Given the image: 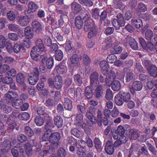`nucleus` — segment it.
<instances>
[{
	"label": "nucleus",
	"instance_id": "obj_1",
	"mask_svg": "<svg viewBox=\"0 0 157 157\" xmlns=\"http://www.w3.org/2000/svg\"><path fill=\"white\" fill-rule=\"evenodd\" d=\"M96 111L95 108L90 107L89 108L86 115V117L89 119L93 124H95L97 121H102V113L101 111L98 110L97 112V119L96 117L94 116V115L95 114V113Z\"/></svg>",
	"mask_w": 157,
	"mask_h": 157
},
{
	"label": "nucleus",
	"instance_id": "obj_2",
	"mask_svg": "<svg viewBox=\"0 0 157 157\" xmlns=\"http://www.w3.org/2000/svg\"><path fill=\"white\" fill-rule=\"evenodd\" d=\"M47 58L48 56L46 53L43 56L39 69H46V67L47 69H52L54 65L53 59L52 58L47 59Z\"/></svg>",
	"mask_w": 157,
	"mask_h": 157
},
{
	"label": "nucleus",
	"instance_id": "obj_3",
	"mask_svg": "<svg viewBox=\"0 0 157 157\" xmlns=\"http://www.w3.org/2000/svg\"><path fill=\"white\" fill-rule=\"evenodd\" d=\"M60 138L61 136L59 132H56L52 133L49 138V141L50 143L49 145L57 149L59 147L60 143L59 141Z\"/></svg>",
	"mask_w": 157,
	"mask_h": 157
},
{
	"label": "nucleus",
	"instance_id": "obj_4",
	"mask_svg": "<svg viewBox=\"0 0 157 157\" xmlns=\"http://www.w3.org/2000/svg\"><path fill=\"white\" fill-rule=\"evenodd\" d=\"M116 17L117 19H113L112 23L116 30H119L120 27L124 26L125 24L123 15L121 13H118Z\"/></svg>",
	"mask_w": 157,
	"mask_h": 157
},
{
	"label": "nucleus",
	"instance_id": "obj_5",
	"mask_svg": "<svg viewBox=\"0 0 157 157\" xmlns=\"http://www.w3.org/2000/svg\"><path fill=\"white\" fill-rule=\"evenodd\" d=\"M36 45L33 48L36 49L38 52H40L41 56H44L46 52L43 40L40 38L37 39L36 41Z\"/></svg>",
	"mask_w": 157,
	"mask_h": 157
},
{
	"label": "nucleus",
	"instance_id": "obj_6",
	"mask_svg": "<svg viewBox=\"0 0 157 157\" xmlns=\"http://www.w3.org/2000/svg\"><path fill=\"white\" fill-rule=\"evenodd\" d=\"M39 71L38 69H35L34 71L28 75V81L32 85H35L39 79Z\"/></svg>",
	"mask_w": 157,
	"mask_h": 157
},
{
	"label": "nucleus",
	"instance_id": "obj_7",
	"mask_svg": "<svg viewBox=\"0 0 157 157\" xmlns=\"http://www.w3.org/2000/svg\"><path fill=\"white\" fill-rule=\"evenodd\" d=\"M56 149L49 144L48 143H46L44 145L43 151L39 153L40 155L42 157H44L48 153L51 154L55 152Z\"/></svg>",
	"mask_w": 157,
	"mask_h": 157
},
{
	"label": "nucleus",
	"instance_id": "obj_8",
	"mask_svg": "<svg viewBox=\"0 0 157 157\" xmlns=\"http://www.w3.org/2000/svg\"><path fill=\"white\" fill-rule=\"evenodd\" d=\"M65 49L68 55L76 52V49L70 40H67L65 44Z\"/></svg>",
	"mask_w": 157,
	"mask_h": 157
},
{
	"label": "nucleus",
	"instance_id": "obj_9",
	"mask_svg": "<svg viewBox=\"0 0 157 157\" xmlns=\"http://www.w3.org/2000/svg\"><path fill=\"white\" fill-rule=\"evenodd\" d=\"M18 97V94L17 92L13 91H9L4 95V97L7 102L9 103L10 101H13Z\"/></svg>",
	"mask_w": 157,
	"mask_h": 157
},
{
	"label": "nucleus",
	"instance_id": "obj_10",
	"mask_svg": "<svg viewBox=\"0 0 157 157\" xmlns=\"http://www.w3.org/2000/svg\"><path fill=\"white\" fill-rule=\"evenodd\" d=\"M143 86L141 82L139 81H136L133 82L132 86H129V88L131 92L133 94L135 91L141 90Z\"/></svg>",
	"mask_w": 157,
	"mask_h": 157
},
{
	"label": "nucleus",
	"instance_id": "obj_11",
	"mask_svg": "<svg viewBox=\"0 0 157 157\" xmlns=\"http://www.w3.org/2000/svg\"><path fill=\"white\" fill-rule=\"evenodd\" d=\"M72 56L70 57V60L72 64H76L75 66L76 67H78L80 65V61L81 60L82 56L77 54H72Z\"/></svg>",
	"mask_w": 157,
	"mask_h": 157
},
{
	"label": "nucleus",
	"instance_id": "obj_12",
	"mask_svg": "<svg viewBox=\"0 0 157 157\" xmlns=\"http://www.w3.org/2000/svg\"><path fill=\"white\" fill-rule=\"evenodd\" d=\"M30 21L29 17L26 15L20 17L17 20V23L20 26L25 27L29 24Z\"/></svg>",
	"mask_w": 157,
	"mask_h": 157
},
{
	"label": "nucleus",
	"instance_id": "obj_13",
	"mask_svg": "<svg viewBox=\"0 0 157 157\" xmlns=\"http://www.w3.org/2000/svg\"><path fill=\"white\" fill-rule=\"evenodd\" d=\"M105 84H98L95 91V95L96 98L99 99L102 96V94L105 89Z\"/></svg>",
	"mask_w": 157,
	"mask_h": 157
},
{
	"label": "nucleus",
	"instance_id": "obj_14",
	"mask_svg": "<svg viewBox=\"0 0 157 157\" xmlns=\"http://www.w3.org/2000/svg\"><path fill=\"white\" fill-rule=\"evenodd\" d=\"M126 39L128 41L129 45L132 49L135 50L138 49V44L134 38L130 36L127 35Z\"/></svg>",
	"mask_w": 157,
	"mask_h": 157
},
{
	"label": "nucleus",
	"instance_id": "obj_15",
	"mask_svg": "<svg viewBox=\"0 0 157 157\" xmlns=\"http://www.w3.org/2000/svg\"><path fill=\"white\" fill-rule=\"evenodd\" d=\"M63 80L61 77L59 75L55 77L53 80V85L55 88L59 90L62 87Z\"/></svg>",
	"mask_w": 157,
	"mask_h": 157
},
{
	"label": "nucleus",
	"instance_id": "obj_16",
	"mask_svg": "<svg viewBox=\"0 0 157 157\" xmlns=\"http://www.w3.org/2000/svg\"><path fill=\"white\" fill-rule=\"evenodd\" d=\"M98 78V74L97 72H94L91 75L90 83L92 86L94 87L97 86L99 83Z\"/></svg>",
	"mask_w": 157,
	"mask_h": 157
},
{
	"label": "nucleus",
	"instance_id": "obj_17",
	"mask_svg": "<svg viewBox=\"0 0 157 157\" xmlns=\"http://www.w3.org/2000/svg\"><path fill=\"white\" fill-rule=\"evenodd\" d=\"M71 7L72 12L75 14H78L82 10L81 5L75 2H73L71 4Z\"/></svg>",
	"mask_w": 157,
	"mask_h": 157
},
{
	"label": "nucleus",
	"instance_id": "obj_18",
	"mask_svg": "<svg viewBox=\"0 0 157 157\" xmlns=\"http://www.w3.org/2000/svg\"><path fill=\"white\" fill-rule=\"evenodd\" d=\"M30 55L32 58L35 61H38L41 57L42 58H43V56H41L40 53L38 52L36 49L33 48L31 50Z\"/></svg>",
	"mask_w": 157,
	"mask_h": 157
},
{
	"label": "nucleus",
	"instance_id": "obj_19",
	"mask_svg": "<svg viewBox=\"0 0 157 157\" xmlns=\"http://www.w3.org/2000/svg\"><path fill=\"white\" fill-rule=\"evenodd\" d=\"M34 30L30 26H27L25 28L24 34L25 37L28 39H32L34 35Z\"/></svg>",
	"mask_w": 157,
	"mask_h": 157
},
{
	"label": "nucleus",
	"instance_id": "obj_20",
	"mask_svg": "<svg viewBox=\"0 0 157 157\" xmlns=\"http://www.w3.org/2000/svg\"><path fill=\"white\" fill-rule=\"evenodd\" d=\"M105 150L108 154L112 155L114 151L113 143L110 141H108L105 146Z\"/></svg>",
	"mask_w": 157,
	"mask_h": 157
},
{
	"label": "nucleus",
	"instance_id": "obj_21",
	"mask_svg": "<svg viewBox=\"0 0 157 157\" xmlns=\"http://www.w3.org/2000/svg\"><path fill=\"white\" fill-rule=\"evenodd\" d=\"M32 29L36 33H39L42 30L41 25L39 22L37 21H34L32 24Z\"/></svg>",
	"mask_w": 157,
	"mask_h": 157
},
{
	"label": "nucleus",
	"instance_id": "obj_22",
	"mask_svg": "<svg viewBox=\"0 0 157 157\" xmlns=\"http://www.w3.org/2000/svg\"><path fill=\"white\" fill-rule=\"evenodd\" d=\"M0 108H1L5 113H9L12 110V107L11 106L6 105L4 102H0Z\"/></svg>",
	"mask_w": 157,
	"mask_h": 157
},
{
	"label": "nucleus",
	"instance_id": "obj_23",
	"mask_svg": "<svg viewBox=\"0 0 157 157\" xmlns=\"http://www.w3.org/2000/svg\"><path fill=\"white\" fill-rule=\"evenodd\" d=\"M54 15L52 14H48L47 16L46 19L45 18V22L46 24L52 25L55 23L57 19L56 17L53 16Z\"/></svg>",
	"mask_w": 157,
	"mask_h": 157
},
{
	"label": "nucleus",
	"instance_id": "obj_24",
	"mask_svg": "<svg viewBox=\"0 0 157 157\" xmlns=\"http://www.w3.org/2000/svg\"><path fill=\"white\" fill-rule=\"evenodd\" d=\"M0 72L3 75H10L15 76L16 74V71L15 69H0Z\"/></svg>",
	"mask_w": 157,
	"mask_h": 157
},
{
	"label": "nucleus",
	"instance_id": "obj_25",
	"mask_svg": "<svg viewBox=\"0 0 157 157\" xmlns=\"http://www.w3.org/2000/svg\"><path fill=\"white\" fill-rule=\"evenodd\" d=\"M75 25L77 29H79L82 28L83 25V21L80 16L78 15L75 17Z\"/></svg>",
	"mask_w": 157,
	"mask_h": 157
},
{
	"label": "nucleus",
	"instance_id": "obj_26",
	"mask_svg": "<svg viewBox=\"0 0 157 157\" xmlns=\"http://www.w3.org/2000/svg\"><path fill=\"white\" fill-rule=\"evenodd\" d=\"M54 123L58 128H61L63 124V121L60 116H55L53 119Z\"/></svg>",
	"mask_w": 157,
	"mask_h": 157
},
{
	"label": "nucleus",
	"instance_id": "obj_27",
	"mask_svg": "<svg viewBox=\"0 0 157 157\" xmlns=\"http://www.w3.org/2000/svg\"><path fill=\"white\" fill-rule=\"evenodd\" d=\"M63 105L65 108L68 110H71L72 108V102L68 98H64Z\"/></svg>",
	"mask_w": 157,
	"mask_h": 157
},
{
	"label": "nucleus",
	"instance_id": "obj_28",
	"mask_svg": "<svg viewBox=\"0 0 157 157\" xmlns=\"http://www.w3.org/2000/svg\"><path fill=\"white\" fill-rule=\"evenodd\" d=\"M154 34L152 31L150 29H147L145 32V38L147 40H150L153 43Z\"/></svg>",
	"mask_w": 157,
	"mask_h": 157
},
{
	"label": "nucleus",
	"instance_id": "obj_29",
	"mask_svg": "<svg viewBox=\"0 0 157 157\" xmlns=\"http://www.w3.org/2000/svg\"><path fill=\"white\" fill-rule=\"evenodd\" d=\"M98 31V28L96 27V25H94L89 30L88 34V37L91 39L93 36H96L97 34Z\"/></svg>",
	"mask_w": 157,
	"mask_h": 157
},
{
	"label": "nucleus",
	"instance_id": "obj_30",
	"mask_svg": "<svg viewBox=\"0 0 157 157\" xmlns=\"http://www.w3.org/2000/svg\"><path fill=\"white\" fill-rule=\"evenodd\" d=\"M119 93L124 102H127L130 99L131 95L128 92L121 91Z\"/></svg>",
	"mask_w": 157,
	"mask_h": 157
},
{
	"label": "nucleus",
	"instance_id": "obj_31",
	"mask_svg": "<svg viewBox=\"0 0 157 157\" xmlns=\"http://www.w3.org/2000/svg\"><path fill=\"white\" fill-rule=\"evenodd\" d=\"M93 142L94 144V146L98 151L102 149V142L98 138L95 137Z\"/></svg>",
	"mask_w": 157,
	"mask_h": 157
},
{
	"label": "nucleus",
	"instance_id": "obj_32",
	"mask_svg": "<svg viewBox=\"0 0 157 157\" xmlns=\"http://www.w3.org/2000/svg\"><path fill=\"white\" fill-rule=\"evenodd\" d=\"M36 110L38 114L44 115V119L49 117V115L45 112L44 107L40 106L37 108Z\"/></svg>",
	"mask_w": 157,
	"mask_h": 157
},
{
	"label": "nucleus",
	"instance_id": "obj_33",
	"mask_svg": "<svg viewBox=\"0 0 157 157\" xmlns=\"http://www.w3.org/2000/svg\"><path fill=\"white\" fill-rule=\"evenodd\" d=\"M29 11L36 12L39 6L38 5L33 2H29L28 5Z\"/></svg>",
	"mask_w": 157,
	"mask_h": 157
},
{
	"label": "nucleus",
	"instance_id": "obj_34",
	"mask_svg": "<svg viewBox=\"0 0 157 157\" xmlns=\"http://www.w3.org/2000/svg\"><path fill=\"white\" fill-rule=\"evenodd\" d=\"M130 135L131 136V140H136L140 136V132L135 129H132L130 131Z\"/></svg>",
	"mask_w": 157,
	"mask_h": 157
},
{
	"label": "nucleus",
	"instance_id": "obj_35",
	"mask_svg": "<svg viewBox=\"0 0 157 157\" xmlns=\"http://www.w3.org/2000/svg\"><path fill=\"white\" fill-rule=\"evenodd\" d=\"M131 21L132 25L136 28H140L143 26L142 21L140 19H132Z\"/></svg>",
	"mask_w": 157,
	"mask_h": 157
},
{
	"label": "nucleus",
	"instance_id": "obj_36",
	"mask_svg": "<svg viewBox=\"0 0 157 157\" xmlns=\"http://www.w3.org/2000/svg\"><path fill=\"white\" fill-rule=\"evenodd\" d=\"M71 132L72 135L78 138H80L83 135L82 132L76 128L72 129Z\"/></svg>",
	"mask_w": 157,
	"mask_h": 157
},
{
	"label": "nucleus",
	"instance_id": "obj_37",
	"mask_svg": "<svg viewBox=\"0 0 157 157\" xmlns=\"http://www.w3.org/2000/svg\"><path fill=\"white\" fill-rule=\"evenodd\" d=\"M114 101L116 104L118 106L122 105L124 102L119 93L115 97Z\"/></svg>",
	"mask_w": 157,
	"mask_h": 157
},
{
	"label": "nucleus",
	"instance_id": "obj_38",
	"mask_svg": "<svg viewBox=\"0 0 157 157\" xmlns=\"http://www.w3.org/2000/svg\"><path fill=\"white\" fill-rule=\"evenodd\" d=\"M143 63V65L146 69H157L155 65L151 63V61L150 60H145Z\"/></svg>",
	"mask_w": 157,
	"mask_h": 157
},
{
	"label": "nucleus",
	"instance_id": "obj_39",
	"mask_svg": "<svg viewBox=\"0 0 157 157\" xmlns=\"http://www.w3.org/2000/svg\"><path fill=\"white\" fill-rule=\"evenodd\" d=\"M5 148L10 149V142L8 140H6L2 142V140L0 141V148Z\"/></svg>",
	"mask_w": 157,
	"mask_h": 157
},
{
	"label": "nucleus",
	"instance_id": "obj_40",
	"mask_svg": "<svg viewBox=\"0 0 157 157\" xmlns=\"http://www.w3.org/2000/svg\"><path fill=\"white\" fill-rule=\"evenodd\" d=\"M94 25H95L94 24L92 21L85 22L84 28V31L86 32L90 30L91 28H92Z\"/></svg>",
	"mask_w": 157,
	"mask_h": 157
},
{
	"label": "nucleus",
	"instance_id": "obj_41",
	"mask_svg": "<svg viewBox=\"0 0 157 157\" xmlns=\"http://www.w3.org/2000/svg\"><path fill=\"white\" fill-rule=\"evenodd\" d=\"M54 56L56 60L58 61H61L63 57V53L61 50H59L55 52Z\"/></svg>",
	"mask_w": 157,
	"mask_h": 157
},
{
	"label": "nucleus",
	"instance_id": "obj_42",
	"mask_svg": "<svg viewBox=\"0 0 157 157\" xmlns=\"http://www.w3.org/2000/svg\"><path fill=\"white\" fill-rule=\"evenodd\" d=\"M111 85L112 89L115 91L119 90L121 87L120 82L117 80L114 81Z\"/></svg>",
	"mask_w": 157,
	"mask_h": 157
},
{
	"label": "nucleus",
	"instance_id": "obj_43",
	"mask_svg": "<svg viewBox=\"0 0 157 157\" xmlns=\"http://www.w3.org/2000/svg\"><path fill=\"white\" fill-rule=\"evenodd\" d=\"M92 17L96 20H98L99 17V9L98 8H95L92 10Z\"/></svg>",
	"mask_w": 157,
	"mask_h": 157
},
{
	"label": "nucleus",
	"instance_id": "obj_44",
	"mask_svg": "<svg viewBox=\"0 0 157 157\" xmlns=\"http://www.w3.org/2000/svg\"><path fill=\"white\" fill-rule=\"evenodd\" d=\"M23 104V102L21 99H17L13 102L12 104L13 107L18 109L21 108Z\"/></svg>",
	"mask_w": 157,
	"mask_h": 157
},
{
	"label": "nucleus",
	"instance_id": "obj_45",
	"mask_svg": "<svg viewBox=\"0 0 157 157\" xmlns=\"http://www.w3.org/2000/svg\"><path fill=\"white\" fill-rule=\"evenodd\" d=\"M78 1L83 6L88 7H91L93 5V2L91 0H78Z\"/></svg>",
	"mask_w": 157,
	"mask_h": 157
},
{
	"label": "nucleus",
	"instance_id": "obj_46",
	"mask_svg": "<svg viewBox=\"0 0 157 157\" xmlns=\"http://www.w3.org/2000/svg\"><path fill=\"white\" fill-rule=\"evenodd\" d=\"M153 43L151 41H148L147 42L145 47L144 49L147 51H149L151 52L153 51L154 50V46Z\"/></svg>",
	"mask_w": 157,
	"mask_h": 157
},
{
	"label": "nucleus",
	"instance_id": "obj_47",
	"mask_svg": "<svg viewBox=\"0 0 157 157\" xmlns=\"http://www.w3.org/2000/svg\"><path fill=\"white\" fill-rule=\"evenodd\" d=\"M83 115L79 113L78 114L76 117V121L77 123H74V124L77 126H80V124L82 123L83 122Z\"/></svg>",
	"mask_w": 157,
	"mask_h": 157
},
{
	"label": "nucleus",
	"instance_id": "obj_48",
	"mask_svg": "<svg viewBox=\"0 0 157 157\" xmlns=\"http://www.w3.org/2000/svg\"><path fill=\"white\" fill-rule=\"evenodd\" d=\"M47 121L46 124L45 125V129H50L49 128L52 127L53 125V123L52 121V118L51 117L49 116V118H47L46 119H45Z\"/></svg>",
	"mask_w": 157,
	"mask_h": 157
},
{
	"label": "nucleus",
	"instance_id": "obj_49",
	"mask_svg": "<svg viewBox=\"0 0 157 157\" xmlns=\"http://www.w3.org/2000/svg\"><path fill=\"white\" fill-rule=\"evenodd\" d=\"M47 121L46 124L45 125V129H50L49 128L52 127L53 125V123L52 121V118L51 117L49 116V118H47L46 119H45Z\"/></svg>",
	"mask_w": 157,
	"mask_h": 157
},
{
	"label": "nucleus",
	"instance_id": "obj_50",
	"mask_svg": "<svg viewBox=\"0 0 157 157\" xmlns=\"http://www.w3.org/2000/svg\"><path fill=\"white\" fill-rule=\"evenodd\" d=\"M8 28L11 31L14 32H16L19 31L20 30V27L19 26L15 24H9Z\"/></svg>",
	"mask_w": 157,
	"mask_h": 157
},
{
	"label": "nucleus",
	"instance_id": "obj_51",
	"mask_svg": "<svg viewBox=\"0 0 157 157\" xmlns=\"http://www.w3.org/2000/svg\"><path fill=\"white\" fill-rule=\"evenodd\" d=\"M19 118L21 120H27L30 117V115L29 113L26 112H23L20 113L18 115Z\"/></svg>",
	"mask_w": 157,
	"mask_h": 157
},
{
	"label": "nucleus",
	"instance_id": "obj_52",
	"mask_svg": "<svg viewBox=\"0 0 157 157\" xmlns=\"http://www.w3.org/2000/svg\"><path fill=\"white\" fill-rule=\"evenodd\" d=\"M25 132L29 137H32L34 135V132L31 128L28 126H26L24 128Z\"/></svg>",
	"mask_w": 157,
	"mask_h": 157
},
{
	"label": "nucleus",
	"instance_id": "obj_53",
	"mask_svg": "<svg viewBox=\"0 0 157 157\" xmlns=\"http://www.w3.org/2000/svg\"><path fill=\"white\" fill-rule=\"evenodd\" d=\"M134 75L133 74L131 71H129L127 72L125 78L126 82H129L132 81L134 79Z\"/></svg>",
	"mask_w": 157,
	"mask_h": 157
},
{
	"label": "nucleus",
	"instance_id": "obj_54",
	"mask_svg": "<svg viewBox=\"0 0 157 157\" xmlns=\"http://www.w3.org/2000/svg\"><path fill=\"white\" fill-rule=\"evenodd\" d=\"M102 72L105 75L107 74L106 76H110V77H113V76H114L116 78L115 73L111 70L109 71L108 70V69H103Z\"/></svg>",
	"mask_w": 157,
	"mask_h": 157
},
{
	"label": "nucleus",
	"instance_id": "obj_55",
	"mask_svg": "<svg viewBox=\"0 0 157 157\" xmlns=\"http://www.w3.org/2000/svg\"><path fill=\"white\" fill-rule=\"evenodd\" d=\"M85 95L88 99H90L93 96L92 90L89 86L86 87L85 90Z\"/></svg>",
	"mask_w": 157,
	"mask_h": 157
},
{
	"label": "nucleus",
	"instance_id": "obj_56",
	"mask_svg": "<svg viewBox=\"0 0 157 157\" xmlns=\"http://www.w3.org/2000/svg\"><path fill=\"white\" fill-rule=\"evenodd\" d=\"M57 157H65L67 153L65 149L63 147H61L57 151Z\"/></svg>",
	"mask_w": 157,
	"mask_h": 157
},
{
	"label": "nucleus",
	"instance_id": "obj_57",
	"mask_svg": "<svg viewBox=\"0 0 157 157\" xmlns=\"http://www.w3.org/2000/svg\"><path fill=\"white\" fill-rule=\"evenodd\" d=\"M17 82L19 84H22L25 82V78L24 75L21 73H18L16 77Z\"/></svg>",
	"mask_w": 157,
	"mask_h": 157
},
{
	"label": "nucleus",
	"instance_id": "obj_58",
	"mask_svg": "<svg viewBox=\"0 0 157 157\" xmlns=\"http://www.w3.org/2000/svg\"><path fill=\"white\" fill-rule=\"evenodd\" d=\"M21 49L23 50V47L18 44H16L13 46V51L16 53H18L21 51Z\"/></svg>",
	"mask_w": 157,
	"mask_h": 157
},
{
	"label": "nucleus",
	"instance_id": "obj_59",
	"mask_svg": "<svg viewBox=\"0 0 157 157\" xmlns=\"http://www.w3.org/2000/svg\"><path fill=\"white\" fill-rule=\"evenodd\" d=\"M35 122L36 125L39 126H42L44 122L43 118L40 116H37L36 117Z\"/></svg>",
	"mask_w": 157,
	"mask_h": 157
},
{
	"label": "nucleus",
	"instance_id": "obj_60",
	"mask_svg": "<svg viewBox=\"0 0 157 157\" xmlns=\"http://www.w3.org/2000/svg\"><path fill=\"white\" fill-rule=\"evenodd\" d=\"M115 77L113 76V77L110 76H106L105 79V82L106 85L109 86H110L113 82L115 81Z\"/></svg>",
	"mask_w": 157,
	"mask_h": 157
},
{
	"label": "nucleus",
	"instance_id": "obj_61",
	"mask_svg": "<svg viewBox=\"0 0 157 157\" xmlns=\"http://www.w3.org/2000/svg\"><path fill=\"white\" fill-rule=\"evenodd\" d=\"M117 57L114 54H110L109 55L107 58V61L109 63H114L117 60Z\"/></svg>",
	"mask_w": 157,
	"mask_h": 157
},
{
	"label": "nucleus",
	"instance_id": "obj_62",
	"mask_svg": "<svg viewBox=\"0 0 157 157\" xmlns=\"http://www.w3.org/2000/svg\"><path fill=\"white\" fill-rule=\"evenodd\" d=\"M82 16L83 17L82 20H84L85 22L92 21L90 20V15L87 11H85L84 13L82 15Z\"/></svg>",
	"mask_w": 157,
	"mask_h": 157
},
{
	"label": "nucleus",
	"instance_id": "obj_63",
	"mask_svg": "<svg viewBox=\"0 0 157 157\" xmlns=\"http://www.w3.org/2000/svg\"><path fill=\"white\" fill-rule=\"evenodd\" d=\"M71 27L69 24L65 25L63 28L62 31L65 35H68L70 33Z\"/></svg>",
	"mask_w": 157,
	"mask_h": 157
},
{
	"label": "nucleus",
	"instance_id": "obj_64",
	"mask_svg": "<svg viewBox=\"0 0 157 157\" xmlns=\"http://www.w3.org/2000/svg\"><path fill=\"white\" fill-rule=\"evenodd\" d=\"M7 15L8 18L11 21H13L16 17L15 13L12 11L7 13Z\"/></svg>",
	"mask_w": 157,
	"mask_h": 157
}]
</instances>
